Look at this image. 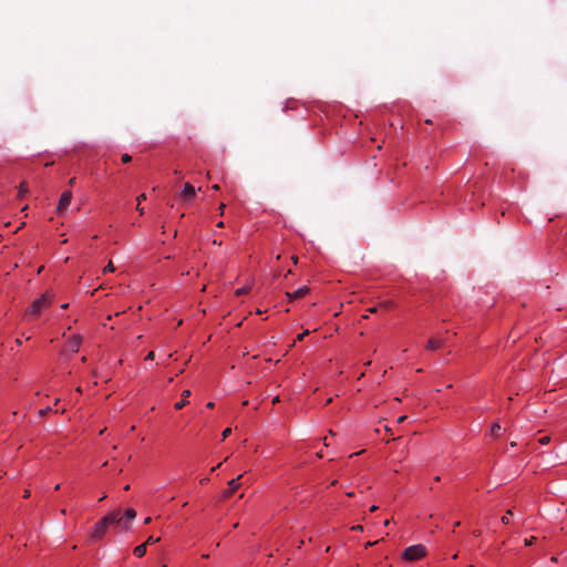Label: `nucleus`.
Segmentation results:
<instances>
[{
	"mask_svg": "<svg viewBox=\"0 0 567 567\" xmlns=\"http://www.w3.org/2000/svg\"><path fill=\"white\" fill-rule=\"evenodd\" d=\"M52 300L53 297L49 292L43 293L40 298L32 302L28 309L27 315L33 318L39 317L44 309L50 307Z\"/></svg>",
	"mask_w": 567,
	"mask_h": 567,
	"instance_id": "obj_1",
	"label": "nucleus"
},
{
	"mask_svg": "<svg viewBox=\"0 0 567 567\" xmlns=\"http://www.w3.org/2000/svg\"><path fill=\"white\" fill-rule=\"evenodd\" d=\"M426 555V547L419 544V545H412L404 549L402 553V558L405 560H417L423 558Z\"/></svg>",
	"mask_w": 567,
	"mask_h": 567,
	"instance_id": "obj_2",
	"label": "nucleus"
},
{
	"mask_svg": "<svg viewBox=\"0 0 567 567\" xmlns=\"http://www.w3.org/2000/svg\"><path fill=\"white\" fill-rule=\"evenodd\" d=\"M71 199H72V192L71 190L63 192L60 197V200L58 203V206H56V214H60V215L63 214L70 206Z\"/></svg>",
	"mask_w": 567,
	"mask_h": 567,
	"instance_id": "obj_3",
	"label": "nucleus"
},
{
	"mask_svg": "<svg viewBox=\"0 0 567 567\" xmlns=\"http://www.w3.org/2000/svg\"><path fill=\"white\" fill-rule=\"evenodd\" d=\"M106 528L107 526L104 524V522L99 520L92 528L91 539L100 540L105 535Z\"/></svg>",
	"mask_w": 567,
	"mask_h": 567,
	"instance_id": "obj_4",
	"label": "nucleus"
},
{
	"mask_svg": "<svg viewBox=\"0 0 567 567\" xmlns=\"http://www.w3.org/2000/svg\"><path fill=\"white\" fill-rule=\"evenodd\" d=\"M101 520L104 522V524L106 526L112 525V524L116 525V524L122 523L123 516H122L121 511L116 509V511H113L112 513L107 514L106 516H104Z\"/></svg>",
	"mask_w": 567,
	"mask_h": 567,
	"instance_id": "obj_5",
	"label": "nucleus"
},
{
	"mask_svg": "<svg viewBox=\"0 0 567 567\" xmlns=\"http://www.w3.org/2000/svg\"><path fill=\"white\" fill-rule=\"evenodd\" d=\"M241 477H243V474L238 475L236 478H233L228 482L229 488L223 493L224 498H228L233 495V493L238 488L239 480Z\"/></svg>",
	"mask_w": 567,
	"mask_h": 567,
	"instance_id": "obj_6",
	"label": "nucleus"
},
{
	"mask_svg": "<svg viewBox=\"0 0 567 567\" xmlns=\"http://www.w3.org/2000/svg\"><path fill=\"white\" fill-rule=\"evenodd\" d=\"M81 343H82V337L80 334H75V336L71 337L70 340L68 341V349L71 352L75 353L79 351Z\"/></svg>",
	"mask_w": 567,
	"mask_h": 567,
	"instance_id": "obj_7",
	"label": "nucleus"
},
{
	"mask_svg": "<svg viewBox=\"0 0 567 567\" xmlns=\"http://www.w3.org/2000/svg\"><path fill=\"white\" fill-rule=\"evenodd\" d=\"M444 344V339L441 338H431L426 343V349L434 351L440 349Z\"/></svg>",
	"mask_w": 567,
	"mask_h": 567,
	"instance_id": "obj_8",
	"label": "nucleus"
},
{
	"mask_svg": "<svg viewBox=\"0 0 567 567\" xmlns=\"http://www.w3.org/2000/svg\"><path fill=\"white\" fill-rule=\"evenodd\" d=\"M182 196L185 200H189L195 196V188L189 183L184 184Z\"/></svg>",
	"mask_w": 567,
	"mask_h": 567,
	"instance_id": "obj_9",
	"label": "nucleus"
},
{
	"mask_svg": "<svg viewBox=\"0 0 567 567\" xmlns=\"http://www.w3.org/2000/svg\"><path fill=\"white\" fill-rule=\"evenodd\" d=\"M308 292H309V288L307 286H303V287L299 288L298 290H296L292 293L288 292L287 296L290 299H299V298L306 296Z\"/></svg>",
	"mask_w": 567,
	"mask_h": 567,
	"instance_id": "obj_10",
	"label": "nucleus"
},
{
	"mask_svg": "<svg viewBox=\"0 0 567 567\" xmlns=\"http://www.w3.org/2000/svg\"><path fill=\"white\" fill-rule=\"evenodd\" d=\"M189 395H190V391H189V390H184V391L182 392V399H181V401H179V402H177V403H175L174 408H175L176 410H181V409H183V408L188 403L187 398H188Z\"/></svg>",
	"mask_w": 567,
	"mask_h": 567,
	"instance_id": "obj_11",
	"label": "nucleus"
},
{
	"mask_svg": "<svg viewBox=\"0 0 567 567\" xmlns=\"http://www.w3.org/2000/svg\"><path fill=\"white\" fill-rule=\"evenodd\" d=\"M146 544H141L134 548L133 553L136 557L141 558L146 554Z\"/></svg>",
	"mask_w": 567,
	"mask_h": 567,
	"instance_id": "obj_12",
	"label": "nucleus"
},
{
	"mask_svg": "<svg viewBox=\"0 0 567 567\" xmlns=\"http://www.w3.org/2000/svg\"><path fill=\"white\" fill-rule=\"evenodd\" d=\"M122 532H128L131 529V523L125 517H123V520L121 524H116Z\"/></svg>",
	"mask_w": 567,
	"mask_h": 567,
	"instance_id": "obj_13",
	"label": "nucleus"
},
{
	"mask_svg": "<svg viewBox=\"0 0 567 567\" xmlns=\"http://www.w3.org/2000/svg\"><path fill=\"white\" fill-rule=\"evenodd\" d=\"M127 520H133L136 517V511L134 508H127L124 513Z\"/></svg>",
	"mask_w": 567,
	"mask_h": 567,
	"instance_id": "obj_14",
	"label": "nucleus"
},
{
	"mask_svg": "<svg viewBox=\"0 0 567 567\" xmlns=\"http://www.w3.org/2000/svg\"><path fill=\"white\" fill-rule=\"evenodd\" d=\"M28 193V186L25 183H21L19 187V198H22Z\"/></svg>",
	"mask_w": 567,
	"mask_h": 567,
	"instance_id": "obj_15",
	"label": "nucleus"
},
{
	"mask_svg": "<svg viewBox=\"0 0 567 567\" xmlns=\"http://www.w3.org/2000/svg\"><path fill=\"white\" fill-rule=\"evenodd\" d=\"M391 307H393V302L390 300L383 301L379 305V308L383 310L390 309Z\"/></svg>",
	"mask_w": 567,
	"mask_h": 567,
	"instance_id": "obj_16",
	"label": "nucleus"
},
{
	"mask_svg": "<svg viewBox=\"0 0 567 567\" xmlns=\"http://www.w3.org/2000/svg\"><path fill=\"white\" fill-rule=\"evenodd\" d=\"M501 430V425L498 423H494L491 427V434L493 436H497L498 432Z\"/></svg>",
	"mask_w": 567,
	"mask_h": 567,
	"instance_id": "obj_17",
	"label": "nucleus"
},
{
	"mask_svg": "<svg viewBox=\"0 0 567 567\" xmlns=\"http://www.w3.org/2000/svg\"><path fill=\"white\" fill-rule=\"evenodd\" d=\"M513 515V512L511 509H508L505 515L502 517V523L503 524H508L509 523V517Z\"/></svg>",
	"mask_w": 567,
	"mask_h": 567,
	"instance_id": "obj_18",
	"label": "nucleus"
},
{
	"mask_svg": "<svg viewBox=\"0 0 567 567\" xmlns=\"http://www.w3.org/2000/svg\"><path fill=\"white\" fill-rule=\"evenodd\" d=\"M115 270V267L112 261H110L103 269V274L106 272H113Z\"/></svg>",
	"mask_w": 567,
	"mask_h": 567,
	"instance_id": "obj_19",
	"label": "nucleus"
},
{
	"mask_svg": "<svg viewBox=\"0 0 567 567\" xmlns=\"http://www.w3.org/2000/svg\"><path fill=\"white\" fill-rule=\"evenodd\" d=\"M50 412H52V408L47 406V408L41 409L39 411V415L43 417V416H47Z\"/></svg>",
	"mask_w": 567,
	"mask_h": 567,
	"instance_id": "obj_20",
	"label": "nucleus"
},
{
	"mask_svg": "<svg viewBox=\"0 0 567 567\" xmlns=\"http://www.w3.org/2000/svg\"><path fill=\"white\" fill-rule=\"evenodd\" d=\"M157 542H159L158 537L150 536L144 544H146V546H147V545L155 544Z\"/></svg>",
	"mask_w": 567,
	"mask_h": 567,
	"instance_id": "obj_21",
	"label": "nucleus"
},
{
	"mask_svg": "<svg viewBox=\"0 0 567 567\" xmlns=\"http://www.w3.org/2000/svg\"><path fill=\"white\" fill-rule=\"evenodd\" d=\"M121 161L124 164L130 163L132 161V156L125 153L122 155Z\"/></svg>",
	"mask_w": 567,
	"mask_h": 567,
	"instance_id": "obj_22",
	"label": "nucleus"
},
{
	"mask_svg": "<svg viewBox=\"0 0 567 567\" xmlns=\"http://www.w3.org/2000/svg\"><path fill=\"white\" fill-rule=\"evenodd\" d=\"M231 434V429L230 427H227L221 433V439L223 440H226L229 435Z\"/></svg>",
	"mask_w": 567,
	"mask_h": 567,
	"instance_id": "obj_23",
	"label": "nucleus"
},
{
	"mask_svg": "<svg viewBox=\"0 0 567 567\" xmlns=\"http://www.w3.org/2000/svg\"><path fill=\"white\" fill-rule=\"evenodd\" d=\"M310 332L309 330H305L302 333L297 336V341H302L306 336H308Z\"/></svg>",
	"mask_w": 567,
	"mask_h": 567,
	"instance_id": "obj_24",
	"label": "nucleus"
},
{
	"mask_svg": "<svg viewBox=\"0 0 567 567\" xmlns=\"http://www.w3.org/2000/svg\"><path fill=\"white\" fill-rule=\"evenodd\" d=\"M248 290H249L248 288L244 287V288L238 289V290L236 291V293H237L238 296H240V295H244V293L248 292Z\"/></svg>",
	"mask_w": 567,
	"mask_h": 567,
	"instance_id": "obj_25",
	"label": "nucleus"
},
{
	"mask_svg": "<svg viewBox=\"0 0 567 567\" xmlns=\"http://www.w3.org/2000/svg\"><path fill=\"white\" fill-rule=\"evenodd\" d=\"M535 540H536V537L526 538V539H525V545H526V546H529V545H532Z\"/></svg>",
	"mask_w": 567,
	"mask_h": 567,
	"instance_id": "obj_26",
	"label": "nucleus"
},
{
	"mask_svg": "<svg viewBox=\"0 0 567 567\" xmlns=\"http://www.w3.org/2000/svg\"><path fill=\"white\" fill-rule=\"evenodd\" d=\"M549 442V436H543L542 439H539V443L545 445Z\"/></svg>",
	"mask_w": 567,
	"mask_h": 567,
	"instance_id": "obj_27",
	"label": "nucleus"
},
{
	"mask_svg": "<svg viewBox=\"0 0 567 567\" xmlns=\"http://www.w3.org/2000/svg\"><path fill=\"white\" fill-rule=\"evenodd\" d=\"M379 309H380L379 306L378 307H371L367 311L370 312V313H377Z\"/></svg>",
	"mask_w": 567,
	"mask_h": 567,
	"instance_id": "obj_28",
	"label": "nucleus"
},
{
	"mask_svg": "<svg viewBox=\"0 0 567 567\" xmlns=\"http://www.w3.org/2000/svg\"><path fill=\"white\" fill-rule=\"evenodd\" d=\"M154 357H155L154 351H151V352H148V353H147V355H146V360H153V359H154Z\"/></svg>",
	"mask_w": 567,
	"mask_h": 567,
	"instance_id": "obj_29",
	"label": "nucleus"
},
{
	"mask_svg": "<svg viewBox=\"0 0 567 567\" xmlns=\"http://www.w3.org/2000/svg\"><path fill=\"white\" fill-rule=\"evenodd\" d=\"M146 199V195L145 194H141L138 197H137V203H142V200H145Z\"/></svg>",
	"mask_w": 567,
	"mask_h": 567,
	"instance_id": "obj_30",
	"label": "nucleus"
},
{
	"mask_svg": "<svg viewBox=\"0 0 567 567\" xmlns=\"http://www.w3.org/2000/svg\"><path fill=\"white\" fill-rule=\"evenodd\" d=\"M136 209L138 210V213H140L141 215H143V214H144V208L141 206V204H140V203H137V205H136Z\"/></svg>",
	"mask_w": 567,
	"mask_h": 567,
	"instance_id": "obj_31",
	"label": "nucleus"
},
{
	"mask_svg": "<svg viewBox=\"0 0 567 567\" xmlns=\"http://www.w3.org/2000/svg\"><path fill=\"white\" fill-rule=\"evenodd\" d=\"M352 530L362 532L363 527L361 525H355L351 528Z\"/></svg>",
	"mask_w": 567,
	"mask_h": 567,
	"instance_id": "obj_32",
	"label": "nucleus"
},
{
	"mask_svg": "<svg viewBox=\"0 0 567 567\" xmlns=\"http://www.w3.org/2000/svg\"><path fill=\"white\" fill-rule=\"evenodd\" d=\"M30 494H31L30 489H24L23 497L28 498V497H30Z\"/></svg>",
	"mask_w": 567,
	"mask_h": 567,
	"instance_id": "obj_33",
	"label": "nucleus"
},
{
	"mask_svg": "<svg viewBox=\"0 0 567 567\" xmlns=\"http://www.w3.org/2000/svg\"><path fill=\"white\" fill-rule=\"evenodd\" d=\"M225 207H226V206H225V204H223V203L219 205V214H220V215H223V214H224V209H225Z\"/></svg>",
	"mask_w": 567,
	"mask_h": 567,
	"instance_id": "obj_34",
	"label": "nucleus"
},
{
	"mask_svg": "<svg viewBox=\"0 0 567 567\" xmlns=\"http://www.w3.org/2000/svg\"><path fill=\"white\" fill-rule=\"evenodd\" d=\"M481 534H482V532H481L480 529H475V530L473 532V535H474L475 537L481 536Z\"/></svg>",
	"mask_w": 567,
	"mask_h": 567,
	"instance_id": "obj_35",
	"label": "nucleus"
},
{
	"mask_svg": "<svg viewBox=\"0 0 567 567\" xmlns=\"http://www.w3.org/2000/svg\"><path fill=\"white\" fill-rule=\"evenodd\" d=\"M377 543H378V540H375V542H368V543L365 544V548L371 547V546H373V545H374V544H377Z\"/></svg>",
	"mask_w": 567,
	"mask_h": 567,
	"instance_id": "obj_36",
	"label": "nucleus"
},
{
	"mask_svg": "<svg viewBox=\"0 0 567 567\" xmlns=\"http://www.w3.org/2000/svg\"><path fill=\"white\" fill-rule=\"evenodd\" d=\"M406 420V416L405 415H402L398 419V423H402Z\"/></svg>",
	"mask_w": 567,
	"mask_h": 567,
	"instance_id": "obj_37",
	"label": "nucleus"
},
{
	"mask_svg": "<svg viewBox=\"0 0 567 567\" xmlns=\"http://www.w3.org/2000/svg\"><path fill=\"white\" fill-rule=\"evenodd\" d=\"M74 184H75V177H73V178H71V179L69 181V185H70V186H74Z\"/></svg>",
	"mask_w": 567,
	"mask_h": 567,
	"instance_id": "obj_38",
	"label": "nucleus"
},
{
	"mask_svg": "<svg viewBox=\"0 0 567 567\" xmlns=\"http://www.w3.org/2000/svg\"><path fill=\"white\" fill-rule=\"evenodd\" d=\"M214 405H215V404H214V402H208V403L206 404V408H207V409H213V408H214Z\"/></svg>",
	"mask_w": 567,
	"mask_h": 567,
	"instance_id": "obj_39",
	"label": "nucleus"
},
{
	"mask_svg": "<svg viewBox=\"0 0 567 567\" xmlns=\"http://www.w3.org/2000/svg\"><path fill=\"white\" fill-rule=\"evenodd\" d=\"M208 482V477L202 478L200 484H206Z\"/></svg>",
	"mask_w": 567,
	"mask_h": 567,
	"instance_id": "obj_40",
	"label": "nucleus"
},
{
	"mask_svg": "<svg viewBox=\"0 0 567 567\" xmlns=\"http://www.w3.org/2000/svg\"><path fill=\"white\" fill-rule=\"evenodd\" d=\"M377 509H378V506H375V505H372V506L370 507V512H375Z\"/></svg>",
	"mask_w": 567,
	"mask_h": 567,
	"instance_id": "obj_41",
	"label": "nucleus"
},
{
	"mask_svg": "<svg viewBox=\"0 0 567 567\" xmlns=\"http://www.w3.org/2000/svg\"><path fill=\"white\" fill-rule=\"evenodd\" d=\"M151 520H152V518H151V517H146V518L144 519V524H150V523H151Z\"/></svg>",
	"mask_w": 567,
	"mask_h": 567,
	"instance_id": "obj_42",
	"label": "nucleus"
},
{
	"mask_svg": "<svg viewBox=\"0 0 567 567\" xmlns=\"http://www.w3.org/2000/svg\"><path fill=\"white\" fill-rule=\"evenodd\" d=\"M14 342H16V344H17V346H21V344H22L21 339H16V341H14Z\"/></svg>",
	"mask_w": 567,
	"mask_h": 567,
	"instance_id": "obj_43",
	"label": "nucleus"
},
{
	"mask_svg": "<svg viewBox=\"0 0 567 567\" xmlns=\"http://www.w3.org/2000/svg\"><path fill=\"white\" fill-rule=\"evenodd\" d=\"M220 465H221V463H219V464H217L216 466H214V467L212 468V472H214L215 470H217L218 467H220Z\"/></svg>",
	"mask_w": 567,
	"mask_h": 567,
	"instance_id": "obj_44",
	"label": "nucleus"
},
{
	"mask_svg": "<svg viewBox=\"0 0 567 567\" xmlns=\"http://www.w3.org/2000/svg\"><path fill=\"white\" fill-rule=\"evenodd\" d=\"M224 226H225V225H224V223H223V221H219V223L217 224V227H218V228H221V227H224Z\"/></svg>",
	"mask_w": 567,
	"mask_h": 567,
	"instance_id": "obj_45",
	"label": "nucleus"
},
{
	"mask_svg": "<svg viewBox=\"0 0 567 567\" xmlns=\"http://www.w3.org/2000/svg\"><path fill=\"white\" fill-rule=\"evenodd\" d=\"M213 244H214V245H218V246H220V245H221V241H217V240L215 239V240H213Z\"/></svg>",
	"mask_w": 567,
	"mask_h": 567,
	"instance_id": "obj_46",
	"label": "nucleus"
},
{
	"mask_svg": "<svg viewBox=\"0 0 567 567\" xmlns=\"http://www.w3.org/2000/svg\"><path fill=\"white\" fill-rule=\"evenodd\" d=\"M279 402V396L274 398L272 403Z\"/></svg>",
	"mask_w": 567,
	"mask_h": 567,
	"instance_id": "obj_47",
	"label": "nucleus"
},
{
	"mask_svg": "<svg viewBox=\"0 0 567 567\" xmlns=\"http://www.w3.org/2000/svg\"><path fill=\"white\" fill-rule=\"evenodd\" d=\"M383 524H384V526H389L390 525V519L384 520Z\"/></svg>",
	"mask_w": 567,
	"mask_h": 567,
	"instance_id": "obj_48",
	"label": "nucleus"
},
{
	"mask_svg": "<svg viewBox=\"0 0 567 567\" xmlns=\"http://www.w3.org/2000/svg\"><path fill=\"white\" fill-rule=\"evenodd\" d=\"M69 307V303H64L61 306L62 309H66Z\"/></svg>",
	"mask_w": 567,
	"mask_h": 567,
	"instance_id": "obj_49",
	"label": "nucleus"
},
{
	"mask_svg": "<svg viewBox=\"0 0 567 567\" xmlns=\"http://www.w3.org/2000/svg\"><path fill=\"white\" fill-rule=\"evenodd\" d=\"M323 442H324V446H329V443L327 441V437L323 439Z\"/></svg>",
	"mask_w": 567,
	"mask_h": 567,
	"instance_id": "obj_50",
	"label": "nucleus"
},
{
	"mask_svg": "<svg viewBox=\"0 0 567 567\" xmlns=\"http://www.w3.org/2000/svg\"><path fill=\"white\" fill-rule=\"evenodd\" d=\"M213 188H214L215 190H218V189H219V186H218L217 184H215V185L213 186Z\"/></svg>",
	"mask_w": 567,
	"mask_h": 567,
	"instance_id": "obj_51",
	"label": "nucleus"
},
{
	"mask_svg": "<svg viewBox=\"0 0 567 567\" xmlns=\"http://www.w3.org/2000/svg\"><path fill=\"white\" fill-rule=\"evenodd\" d=\"M434 481H435V482H440V481H441V477H440V476H435V477H434Z\"/></svg>",
	"mask_w": 567,
	"mask_h": 567,
	"instance_id": "obj_52",
	"label": "nucleus"
},
{
	"mask_svg": "<svg viewBox=\"0 0 567 567\" xmlns=\"http://www.w3.org/2000/svg\"><path fill=\"white\" fill-rule=\"evenodd\" d=\"M60 487H61V485H60V484H56V485H55V487H54V489H55V491H58V489H60Z\"/></svg>",
	"mask_w": 567,
	"mask_h": 567,
	"instance_id": "obj_53",
	"label": "nucleus"
},
{
	"mask_svg": "<svg viewBox=\"0 0 567 567\" xmlns=\"http://www.w3.org/2000/svg\"><path fill=\"white\" fill-rule=\"evenodd\" d=\"M106 495H100V501L105 499Z\"/></svg>",
	"mask_w": 567,
	"mask_h": 567,
	"instance_id": "obj_54",
	"label": "nucleus"
},
{
	"mask_svg": "<svg viewBox=\"0 0 567 567\" xmlns=\"http://www.w3.org/2000/svg\"><path fill=\"white\" fill-rule=\"evenodd\" d=\"M106 495H100V501L105 499Z\"/></svg>",
	"mask_w": 567,
	"mask_h": 567,
	"instance_id": "obj_55",
	"label": "nucleus"
},
{
	"mask_svg": "<svg viewBox=\"0 0 567 567\" xmlns=\"http://www.w3.org/2000/svg\"><path fill=\"white\" fill-rule=\"evenodd\" d=\"M460 525H461V523H460V522H455V523H454V527H458Z\"/></svg>",
	"mask_w": 567,
	"mask_h": 567,
	"instance_id": "obj_56",
	"label": "nucleus"
},
{
	"mask_svg": "<svg viewBox=\"0 0 567 567\" xmlns=\"http://www.w3.org/2000/svg\"><path fill=\"white\" fill-rule=\"evenodd\" d=\"M362 452H355L354 454H351L350 456H354V455H359L361 454Z\"/></svg>",
	"mask_w": 567,
	"mask_h": 567,
	"instance_id": "obj_57",
	"label": "nucleus"
},
{
	"mask_svg": "<svg viewBox=\"0 0 567 567\" xmlns=\"http://www.w3.org/2000/svg\"><path fill=\"white\" fill-rule=\"evenodd\" d=\"M61 514H62V515H65V514H66V511H65L64 508H63V509H61Z\"/></svg>",
	"mask_w": 567,
	"mask_h": 567,
	"instance_id": "obj_58",
	"label": "nucleus"
},
{
	"mask_svg": "<svg viewBox=\"0 0 567 567\" xmlns=\"http://www.w3.org/2000/svg\"><path fill=\"white\" fill-rule=\"evenodd\" d=\"M297 260H298V259H297V257H295V256H293V257H292V261L296 264V262H297Z\"/></svg>",
	"mask_w": 567,
	"mask_h": 567,
	"instance_id": "obj_59",
	"label": "nucleus"
},
{
	"mask_svg": "<svg viewBox=\"0 0 567 567\" xmlns=\"http://www.w3.org/2000/svg\"><path fill=\"white\" fill-rule=\"evenodd\" d=\"M303 542L300 540V543H298V547L300 548L302 546Z\"/></svg>",
	"mask_w": 567,
	"mask_h": 567,
	"instance_id": "obj_60",
	"label": "nucleus"
},
{
	"mask_svg": "<svg viewBox=\"0 0 567 567\" xmlns=\"http://www.w3.org/2000/svg\"><path fill=\"white\" fill-rule=\"evenodd\" d=\"M551 561L556 563L557 558L556 557H551Z\"/></svg>",
	"mask_w": 567,
	"mask_h": 567,
	"instance_id": "obj_61",
	"label": "nucleus"
},
{
	"mask_svg": "<svg viewBox=\"0 0 567 567\" xmlns=\"http://www.w3.org/2000/svg\"><path fill=\"white\" fill-rule=\"evenodd\" d=\"M386 432H391V429H389L388 426L384 427Z\"/></svg>",
	"mask_w": 567,
	"mask_h": 567,
	"instance_id": "obj_62",
	"label": "nucleus"
},
{
	"mask_svg": "<svg viewBox=\"0 0 567 567\" xmlns=\"http://www.w3.org/2000/svg\"><path fill=\"white\" fill-rule=\"evenodd\" d=\"M124 489H125V491H128V489H130V485H126V486L124 487Z\"/></svg>",
	"mask_w": 567,
	"mask_h": 567,
	"instance_id": "obj_63",
	"label": "nucleus"
}]
</instances>
